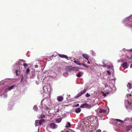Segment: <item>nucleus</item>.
<instances>
[{"mask_svg": "<svg viewBox=\"0 0 132 132\" xmlns=\"http://www.w3.org/2000/svg\"><path fill=\"white\" fill-rule=\"evenodd\" d=\"M30 71V69L29 68H28L26 71V74L27 75V74H28Z\"/></svg>", "mask_w": 132, "mask_h": 132, "instance_id": "28", "label": "nucleus"}, {"mask_svg": "<svg viewBox=\"0 0 132 132\" xmlns=\"http://www.w3.org/2000/svg\"><path fill=\"white\" fill-rule=\"evenodd\" d=\"M52 57H55L54 55H52Z\"/></svg>", "mask_w": 132, "mask_h": 132, "instance_id": "53", "label": "nucleus"}, {"mask_svg": "<svg viewBox=\"0 0 132 132\" xmlns=\"http://www.w3.org/2000/svg\"><path fill=\"white\" fill-rule=\"evenodd\" d=\"M45 121V120L44 119H42L40 120H37V123H39V124L40 125H41L43 123H44Z\"/></svg>", "mask_w": 132, "mask_h": 132, "instance_id": "9", "label": "nucleus"}, {"mask_svg": "<svg viewBox=\"0 0 132 132\" xmlns=\"http://www.w3.org/2000/svg\"><path fill=\"white\" fill-rule=\"evenodd\" d=\"M45 117V115L42 113L40 115V117L41 118H44Z\"/></svg>", "mask_w": 132, "mask_h": 132, "instance_id": "26", "label": "nucleus"}, {"mask_svg": "<svg viewBox=\"0 0 132 132\" xmlns=\"http://www.w3.org/2000/svg\"><path fill=\"white\" fill-rule=\"evenodd\" d=\"M89 132H91L94 131L95 129L94 127L92 125H90L89 126Z\"/></svg>", "mask_w": 132, "mask_h": 132, "instance_id": "12", "label": "nucleus"}, {"mask_svg": "<svg viewBox=\"0 0 132 132\" xmlns=\"http://www.w3.org/2000/svg\"><path fill=\"white\" fill-rule=\"evenodd\" d=\"M122 66L125 68H127L128 67L127 63V62L123 63L122 64Z\"/></svg>", "mask_w": 132, "mask_h": 132, "instance_id": "16", "label": "nucleus"}, {"mask_svg": "<svg viewBox=\"0 0 132 132\" xmlns=\"http://www.w3.org/2000/svg\"><path fill=\"white\" fill-rule=\"evenodd\" d=\"M39 132V130H38V132Z\"/></svg>", "mask_w": 132, "mask_h": 132, "instance_id": "55", "label": "nucleus"}, {"mask_svg": "<svg viewBox=\"0 0 132 132\" xmlns=\"http://www.w3.org/2000/svg\"><path fill=\"white\" fill-rule=\"evenodd\" d=\"M81 109L80 108H78L75 110V111L76 113H78L80 112L81 111Z\"/></svg>", "mask_w": 132, "mask_h": 132, "instance_id": "21", "label": "nucleus"}, {"mask_svg": "<svg viewBox=\"0 0 132 132\" xmlns=\"http://www.w3.org/2000/svg\"><path fill=\"white\" fill-rule=\"evenodd\" d=\"M44 108L46 110V111L49 110V108L47 106H45V107Z\"/></svg>", "mask_w": 132, "mask_h": 132, "instance_id": "29", "label": "nucleus"}, {"mask_svg": "<svg viewBox=\"0 0 132 132\" xmlns=\"http://www.w3.org/2000/svg\"><path fill=\"white\" fill-rule=\"evenodd\" d=\"M70 123L69 122H68L67 124L66 125L65 127L67 128H69L70 126Z\"/></svg>", "mask_w": 132, "mask_h": 132, "instance_id": "27", "label": "nucleus"}, {"mask_svg": "<svg viewBox=\"0 0 132 132\" xmlns=\"http://www.w3.org/2000/svg\"><path fill=\"white\" fill-rule=\"evenodd\" d=\"M81 65H82L86 67L87 68H88V67L87 65L85 64L81 63Z\"/></svg>", "mask_w": 132, "mask_h": 132, "instance_id": "31", "label": "nucleus"}, {"mask_svg": "<svg viewBox=\"0 0 132 132\" xmlns=\"http://www.w3.org/2000/svg\"><path fill=\"white\" fill-rule=\"evenodd\" d=\"M130 119H131V120H130V121H132V118H131Z\"/></svg>", "mask_w": 132, "mask_h": 132, "instance_id": "52", "label": "nucleus"}, {"mask_svg": "<svg viewBox=\"0 0 132 132\" xmlns=\"http://www.w3.org/2000/svg\"><path fill=\"white\" fill-rule=\"evenodd\" d=\"M18 70H16V71H15V73L16 75L17 76L18 75Z\"/></svg>", "mask_w": 132, "mask_h": 132, "instance_id": "42", "label": "nucleus"}, {"mask_svg": "<svg viewBox=\"0 0 132 132\" xmlns=\"http://www.w3.org/2000/svg\"><path fill=\"white\" fill-rule=\"evenodd\" d=\"M57 99L58 100V97H57Z\"/></svg>", "mask_w": 132, "mask_h": 132, "instance_id": "57", "label": "nucleus"}, {"mask_svg": "<svg viewBox=\"0 0 132 132\" xmlns=\"http://www.w3.org/2000/svg\"><path fill=\"white\" fill-rule=\"evenodd\" d=\"M108 68H111L112 71H114L113 67L111 64H110L108 66Z\"/></svg>", "mask_w": 132, "mask_h": 132, "instance_id": "17", "label": "nucleus"}, {"mask_svg": "<svg viewBox=\"0 0 132 132\" xmlns=\"http://www.w3.org/2000/svg\"><path fill=\"white\" fill-rule=\"evenodd\" d=\"M37 120L36 121L35 125L36 126H37L39 124V123H37Z\"/></svg>", "mask_w": 132, "mask_h": 132, "instance_id": "39", "label": "nucleus"}, {"mask_svg": "<svg viewBox=\"0 0 132 132\" xmlns=\"http://www.w3.org/2000/svg\"><path fill=\"white\" fill-rule=\"evenodd\" d=\"M86 91V89H84L82 91H81L75 97L76 98H77L80 96L82 94L85 93Z\"/></svg>", "mask_w": 132, "mask_h": 132, "instance_id": "6", "label": "nucleus"}, {"mask_svg": "<svg viewBox=\"0 0 132 132\" xmlns=\"http://www.w3.org/2000/svg\"><path fill=\"white\" fill-rule=\"evenodd\" d=\"M103 66L104 67H106V65H105L104 64V65H103Z\"/></svg>", "mask_w": 132, "mask_h": 132, "instance_id": "49", "label": "nucleus"}, {"mask_svg": "<svg viewBox=\"0 0 132 132\" xmlns=\"http://www.w3.org/2000/svg\"><path fill=\"white\" fill-rule=\"evenodd\" d=\"M107 72L109 75H110L111 74V72L109 71L108 70L107 71Z\"/></svg>", "mask_w": 132, "mask_h": 132, "instance_id": "40", "label": "nucleus"}, {"mask_svg": "<svg viewBox=\"0 0 132 132\" xmlns=\"http://www.w3.org/2000/svg\"><path fill=\"white\" fill-rule=\"evenodd\" d=\"M96 132H101V130L100 129H98L96 131Z\"/></svg>", "mask_w": 132, "mask_h": 132, "instance_id": "41", "label": "nucleus"}, {"mask_svg": "<svg viewBox=\"0 0 132 132\" xmlns=\"http://www.w3.org/2000/svg\"><path fill=\"white\" fill-rule=\"evenodd\" d=\"M99 113H102L103 115H106V111L105 110H102L101 109H99Z\"/></svg>", "mask_w": 132, "mask_h": 132, "instance_id": "10", "label": "nucleus"}, {"mask_svg": "<svg viewBox=\"0 0 132 132\" xmlns=\"http://www.w3.org/2000/svg\"><path fill=\"white\" fill-rule=\"evenodd\" d=\"M84 123V125L81 129L82 131L83 132H89V126L90 125V124H87L86 125Z\"/></svg>", "mask_w": 132, "mask_h": 132, "instance_id": "3", "label": "nucleus"}, {"mask_svg": "<svg viewBox=\"0 0 132 132\" xmlns=\"http://www.w3.org/2000/svg\"><path fill=\"white\" fill-rule=\"evenodd\" d=\"M23 79V75H22V77L21 79V81H22Z\"/></svg>", "mask_w": 132, "mask_h": 132, "instance_id": "45", "label": "nucleus"}, {"mask_svg": "<svg viewBox=\"0 0 132 132\" xmlns=\"http://www.w3.org/2000/svg\"><path fill=\"white\" fill-rule=\"evenodd\" d=\"M73 62L76 64L79 65H81V63H80L78 61L74 60Z\"/></svg>", "mask_w": 132, "mask_h": 132, "instance_id": "20", "label": "nucleus"}, {"mask_svg": "<svg viewBox=\"0 0 132 132\" xmlns=\"http://www.w3.org/2000/svg\"><path fill=\"white\" fill-rule=\"evenodd\" d=\"M82 73L81 72H79L77 74H76V76L77 77H79L82 76Z\"/></svg>", "mask_w": 132, "mask_h": 132, "instance_id": "25", "label": "nucleus"}, {"mask_svg": "<svg viewBox=\"0 0 132 132\" xmlns=\"http://www.w3.org/2000/svg\"><path fill=\"white\" fill-rule=\"evenodd\" d=\"M15 86V85H12V86H11L8 87H7V88L6 89L7 90H11V89H12Z\"/></svg>", "mask_w": 132, "mask_h": 132, "instance_id": "18", "label": "nucleus"}, {"mask_svg": "<svg viewBox=\"0 0 132 132\" xmlns=\"http://www.w3.org/2000/svg\"><path fill=\"white\" fill-rule=\"evenodd\" d=\"M63 75L65 77H67L69 75L68 72L66 71L65 72L63 73Z\"/></svg>", "mask_w": 132, "mask_h": 132, "instance_id": "19", "label": "nucleus"}, {"mask_svg": "<svg viewBox=\"0 0 132 132\" xmlns=\"http://www.w3.org/2000/svg\"><path fill=\"white\" fill-rule=\"evenodd\" d=\"M80 107L82 108H90V105L87 104H82L80 106Z\"/></svg>", "mask_w": 132, "mask_h": 132, "instance_id": "8", "label": "nucleus"}, {"mask_svg": "<svg viewBox=\"0 0 132 132\" xmlns=\"http://www.w3.org/2000/svg\"><path fill=\"white\" fill-rule=\"evenodd\" d=\"M61 132H68V131H62Z\"/></svg>", "mask_w": 132, "mask_h": 132, "instance_id": "46", "label": "nucleus"}, {"mask_svg": "<svg viewBox=\"0 0 132 132\" xmlns=\"http://www.w3.org/2000/svg\"><path fill=\"white\" fill-rule=\"evenodd\" d=\"M33 109L35 111H37L38 110L37 106L36 105H34L33 107Z\"/></svg>", "mask_w": 132, "mask_h": 132, "instance_id": "22", "label": "nucleus"}, {"mask_svg": "<svg viewBox=\"0 0 132 132\" xmlns=\"http://www.w3.org/2000/svg\"><path fill=\"white\" fill-rule=\"evenodd\" d=\"M82 56L86 60H88L89 56L86 54H84L82 55Z\"/></svg>", "mask_w": 132, "mask_h": 132, "instance_id": "13", "label": "nucleus"}, {"mask_svg": "<svg viewBox=\"0 0 132 132\" xmlns=\"http://www.w3.org/2000/svg\"><path fill=\"white\" fill-rule=\"evenodd\" d=\"M91 52V54L93 55V56H95V53L93 51H90Z\"/></svg>", "mask_w": 132, "mask_h": 132, "instance_id": "32", "label": "nucleus"}, {"mask_svg": "<svg viewBox=\"0 0 132 132\" xmlns=\"http://www.w3.org/2000/svg\"><path fill=\"white\" fill-rule=\"evenodd\" d=\"M113 90L114 91L116 90V88L114 86V85H113Z\"/></svg>", "mask_w": 132, "mask_h": 132, "instance_id": "33", "label": "nucleus"}, {"mask_svg": "<svg viewBox=\"0 0 132 132\" xmlns=\"http://www.w3.org/2000/svg\"><path fill=\"white\" fill-rule=\"evenodd\" d=\"M116 120L120 122L121 123H122L123 122V121L121 120H120L119 119H116Z\"/></svg>", "mask_w": 132, "mask_h": 132, "instance_id": "30", "label": "nucleus"}, {"mask_svg": "<svg viewBox=\"0 0 132 132\" xmlns=\"http://www.w3.org/2000/svg\"><path fill=\"white\" fill-rule=\"evenodd\" d=\"M125 105L127 109L129 108L132 109V101H131V102H129L127 100H125Z\"/></svg>", "mask_w": 132, "mask_h": 132, "instance_id": "4", "label": "nucleus"}, {"mask_svg": "<svg viewBox=\"0 0 132 132\" xmlns=\"http://www.w3.org/2000/svg\"><path fill=\"white\" fill-rule=\"evenodd\" d=\"M123 22L125 24L130 23V27L132 28V16L126 18L124 20Z\"/></svg>", "mask_w": 132, "mask_h": 132, "instance_id": "2", "label": "nucleus"}, {"mask_svg": "<svg viewBox=\"0 0 132 132\" xmlns=\"http://www.w3.org/2000/svg\"><path fill=\"white\" fill-rule=\"evenodd\" d=\"M52 72H53L55 74V75L56 76H57V74L56 73H55L56 72H55V71H54V70H53Z\"/></svg>", "mask_w": 132, "mask_h": 132, "instance_id": "43", "label": "nucleus"}, {"mask_svg": "<svg viewBox=\"0 0 132 132\" xmlns=\"http://www.w3.org/2000/svg\"><path fill=\"white\" fill-rule=\"evenodd\" d=\"M94 122L95 123V128H98V122L97 118L96 117L94 116H91L88 117L87 120L84 122V123L86 125L87 124H91Z\"/></svg>", "mask_w": 132, "mask_h": 132, "instance_id": "1", "label": "nucleus"}, {"mask_svg": "<svg viewBox=\"0 0 132 132\" xmlns=\"http://www.w3.org/2000/svg\"><path fill=\"white\" fill-rule=\"evenodd\" d=\"M72 71H77L79 69V68H77L75 67H72Z\"/></svg>", "mask_w": 132, "mask_h": 132, "instance_id": "23", "label": "nucleus"}, {"mask_svg": "<svg viewBox=\"0 0 132 132\" xmlns=\"http://www.w3.org/2000/svg\"><path fill=\"white\" fill-rule=\"evenodd\" d=\"M63 97L62 96H58V101L61 102L63 100Z\"/></svg>", "mask_w": 132, "mask_h": 132, "instance_id": "15", "label": "nucleus"}, {"mask_svg": "<svg viewBox=\"0 0 132 132\" xmlns=\"http://www.w3.org/2000/svg\"><path fill=\"white\" fill-rule=\"evenodd\" d=\"M23 65L24 67H26L28 66V64L26 63H23Z\"/></svg>", "mask_w": 132, "mask_h": 132, "instance_id": "34", "label": "nucleus"}, {"mask_svg": "<svg viewBox=\"0 0 132 132\" xmlns=\"http://www.w3.org/2000/svg\"><path fill=\"white\" fill-rule=\"evenodd\" d=\"M43 89L45 93L50 92L51 91L50 87V86L47 85L44 86Z\"/></svg>", "mask_w": 132, "mask_h": 132, "instance_id": "5", "label": "nucleus"}, {"mask_svg": "<svg viewBox=\"0 0 132 132\" xmlns=\"http://www.w3.org/2000/svg\"><path fill=\"white\" fill-rule=\"evenodd\" d=\"M56 121H58V119L57 118L56 119Z\"/></svg>", "mask_w": 132, "mask_h": 132, "instance_id": "50", "label": "nucleus"}, {"mask_svg": "<svg viewBox=\"0 0 132 132\" xmlns=\"http://www.w3.org/2000/svg\"><path fill=\"white\" fill-rule=\"evenodd\" d=\"M79 106V104H77L76 105H73V106L74 107H78Z\"/></svg>", "mask_w": 132, "mask_h": 132, "instance_id": "35", "label": "nucleus"}, {"mask_svg": "<svg viewBox=\"0 0 132 132\" xmlns=\"http://www.w3.org/2000/svg\"><path fill=\"white\" fill-rule=\"evenodd\" d=\"M132 128L131 126H128L126 127V129L127 130H130Z\"/></svg>", "mask_w": 132, "mask_h": 132, "instance_id": "24", "label": "nucleus"}, {"mask_svg": "<svg viewBox=\"0 0 132 132\" xmlns=\"http://www.w3.org/2000/svg\"><path fill=\"white\" fill-rule=\"evenodd\" d=\"M62 120V119L61 117L60 118H58V123L60 122Z\"/></svg>", "mask_w": 132, "mask_h": 132, "instance_id": "37", "label": "nucleus"}, {"mask_svg": "<svg viewBox=\"0 0 132 132\" xmlns=\"http://www.w3.org/2000/svg\"><path fill=\"white\" fill-rule=\"evenodd\" d=\"M57 69L56 70V72H57Z\"/></svg>", "mask_w": 132, "mask_h": 132, "instance_id": "54", "label": "nucleus"}, {"mask_svg": "<svg viewBox=\"0 0 132 132\" xmlns=\"http://www.w3.org/2000/svg\"><path fill=\"white\" fill-rule=\"evenodd\" d=\"M109 93V92H107L106 93H105L103 94V96H106L107 94H108Z\"/></svg>", "mask_w": 132, "mask_h": 132, "instance_id": "38", "label": "nucleus"}, {"mask_svg": "<svg viewBox=\"0 0 132 132\" xmlns=\"http://www.w3.org/2000/svg\"><path fill=\"white\" fill-rule=\"evenodd\" d=\"M88 62H87V63H88V64H90V62H89V61L88 60Z\"/></svg>", "mask_w": 132, "mask_h": 132, "instance_id": "47", "label": "nucleus"}, {"mask_svg": "<svg viewBox=\"0 0 132 132\" xmlns=\"http://www.w3.org/2000/svg\"><path fill=\"white\" fill-rule=\"evenodd\" d=\"M49 127L52 129L56 128L57 127V126L56 124L54 123H51Z\"/></svg>", "mask_w": 132, "mask_h": 132, "instance_id": "7", "label": "nucleus"}, {"mask_svg": "<svg viewBox=\"0 0 132 132\" xmlns=\"http://www.w3.org/2000/svg\"><path fill=\"white\" fill-rule=\"evenodd\" d=\"M114 81H115V79H114Z\"/></svg>", "mask_w": 132, "mask_h": 132, "instance_id": "56", "label": "nucleus"}, {"mask_svg": "<svg viewBox=\"0 0 132 132\" xmlns=\"http://www.w3.org/2000/svg\"><path fill=\"white\" fill-rule=\"evenodd\" d=\"M90 96V95L88 93H87L86 95V97H89Z\"/></svg>", "mask_w": 132, "mask_h": 132, "instance_id": "36", "label": "nucleus"}, {"mask_svg": "<svg viewBox=\"0 0 132 132\" xmlns=\"http://www.w3.org/2000/svg\"><path fill=\"white\" fill-rule=\"evenodd\" d=\"M130 68H132V63L130 65Z\"/></svg>", "mask_w": 132, "mask_h": 132, "instance_id": "48", "label": "nucleus"}, {"mask_svg": "<svg viewBox=\"0 0 132 132\" xmlns=\"http://www.w3.org/2000/svg\"><path fill=\"white\" fill-rule=\"evenodd\" d=\"M127 97H128L129 96H131L130 95L127 94Z\"/></svg>", "mask_w": 132, "mask_h": 132, "instance_id": "44", "label": "nucleus"}, {"mask_svg": "<svg viewBox=\"0 0 132 132\" xmlns=\"http://www.w3.org/2000/svg\"><path fill=\"white\" fill-rule=\"evenodd\" d=\"M59 55L60 57L62 58H65L66 59H68V58L69 57H68L67 55L63 54H59Z\"/></svg>", "mask_w": 132, "mask_h": 132, "instance_id": "14", "label": "nucleus"}, {"mask_svg": "<svg viewBox=\"0 0 132 132\" xmlns=\"http://www.w3.org/2000/svg\"><path fill=\"white\" fill-rule=\"evenodd\" d=\"M23 61V62H25V61H24V60H22L21 61Z\"/></svg>", "mask_w": 132, "mask_h": 132, "instance_id": "51", "label": "nucleus"}, {"mask_svg": "<svg viewBox=\"0 0 132 132\" xmlns=\"http://www.w3.org/2000/svg\"><path fill=\"white\" fill-rule=\"evenodd\" d=\"M72 66H68L66 67L65 69L66 71L68 72H70L72 71Z\"/></svg>", "mask_w": 132, "mask_h": 132, "instance_id": "11", "label": "nucleus"}]
</instances>
